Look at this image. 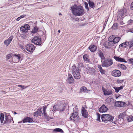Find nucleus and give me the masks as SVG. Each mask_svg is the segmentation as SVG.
<instances>
[{
	"label": "nucleus",
	"instance_id": "864d4df0",
	"mask_svg": "<svg viewBox=\"0 0 133 133\" xmlns=\"http://www.w3.org/2000/svg\"><path fill=\"white\" fill-rule=\"evenodd\" d=\"M129 61L131 63L133 64V58L129 59Z\"/></svg>",
	"mask_w": 133,
	"mask_h": 133
},
{
	"label": "nucleus",
	"instance_id": "ea45409f",
	"mask_svg": "<svg viewBox=\"0 0 133 133\" xmlns=\"http://www.w3.org/2000/svg\"><path fill=\"white\" fill-rule=\"evenodd\" d=\"M83 58L84 61H89L88 58L87 57V55H85L83 56Z\"/></svg>",
	"mask_w": 133,
	"mask_h": 133
},
{
	"label": "nucleus",
	"instance_id": "72a5a7b5",
	"mask_svg": "<svg viewBox=\"0 0 133 133\" xmlns=\"http://www.w3.org/2000/svg\"><path fill=\"white\" fill-rule=\"evenodd\" d=\"M127 120L128 122H130L133 121V116H130L127 117Z\"/></svg>",
	"mask_w": 133,
	"mask_h": 133
},
{
	"label": "nucleus",
	"instance_id": "2f4dec72",
	"mask_svg": "<svg viewBox=\"0 0 133 133\" xmlns=\"http://www.w3.org/2000/svg\"><path fill=\"white\" fill-rule=\"evenodd\" d=\"M54 132H60L61 133L63 132V131L61 129L59 128H56L53 130Z\"/></svg>",
	"mask_w": 133,
	"mask_h": 133
},
{
	"label": "nucleus",
	"instance_id": "f257e3e1",
	"mask_svg": "<svg viewBox=\"0 0 133 133\" xmlns=\"http://www.w3.org/2000/svg\"><path fill=\"white\" fill-rule=\"evenodd\" d=\"M72 14L74 15L77 16H80L84 13V10L82 6H81L74 5L71 8Z\"/></svg>",
	"mask_w": 133,
	"mask_h": 133
},
{
	"label": "nucleus",
	"instance_id": "bf43d9fd",
	"mask_svg": "<svg viewBox=\"0 0 133 133\" xmlns=\"http://www.w3.org/2000/svg\"><path fill=\"white\" fill-rule=\"evenodd\" d=\"M20 19H21L20 18V17H19L16 19V21H19Z\"/></svg>",
	"mask_w": 133,
	"mask_h": 133
},
{
	"label": "nucleus",
	"instance_id": "1a4fd4ad",
	"mask_svg": "<svg viewBox=\"0 0 133 133\" xmlns=\"http://www.w3.org/2000/svg\"><path fill=\"white\" fill-rule=\"evenodd\" d=\"M70 119L72 120L77 121L79 119V117L78 116L77 113H72L70 117Z\"/></svg>",
	"mask_w": 133,
	"mask_h": 133
},
{
	"label": "nucleus",
	"instance_id": "9d476101",
	"mask_svg": "<svg viewBox=\"0 0 133 133\" xmlns=\"http://www.w3.org/2000/svg\"><path fill=\"white\" fill-rule=\"evenodd\" d=\"M121 72L120 71L118 70H114L112 73V75L116 77H118L121 75Z\"/></svg>",
	"mask_w": 133,
	"mask_h": 133
},
{
	"label": "nucleus",
	"instance_id": "58836bf2",
	"mask_svg": "<svg viewBox=\"0 0 133 133\" xmlns=\"http://www.w3.org/2000/svg\"><path fill=\"white\" fill-rule=\"evenodd\" d=\"M24 27L27 31L30 29V26L28 24H25Z\"/></svg>",
	"mask_w": 133,
	"mask_h": 133
},
{
	"label": "nucleus",
	"instance_id": "5fc2aeb1",
	"mask_svg": "<svg viewBox=\"0 0 133 133\" xmlns=\"http://www.w3.org/2000/svg\"><path fill=\"white\" fill-rule=\"evenodd\" d=\"M131 8L132 10H133V1L131 4Z\"/></svg>",
	"mask_w": 133,
	"mask_h": 133
},
{
	"label": "nucleus",
	"instance_id": "412c9836",
	"mask_svg": "<svg viewBox=\"0 0 133 133\" xmlns=\"http://www.w3.org/2000/svg\"><path fill=\"white\" fill-rule=\"evenodd\" d=\"M89 49L91 52H94L96 51L97 47L94 45H91L89 47Z\"/></svg>",
	"mask_w": 133,
	"mask_h": 133
},
{
	"label": "nucleus",
	"instance_id": "423d86ee",
	"mask_svg": "<svg viewBox=\"0 0 133 133\" xmlns=\"http://www.w3.org/2000/svg\"><path fill=\"white\" fill-rule=\"evenodd\" d=\"M31 42L35 44L41 45L42 44L40 37L35 36L32 39Z\"/></svg>",
	"mask_w": 133,
	"mask_h": 133
},
{
	"label": "nucleus",
	"instance_id": "ddd939ff",
	"mask_svg": "<svg viewBox=\"0 0 133 133\" xmlns=\"http://www.w3.org/2000/svg\"><path fill=\"white\" fill-rule=\"evenodd\" d=\"M102 90L105 95H109L112 94V91L111 90H106L104 87H102Z\"/></svg>",
	"mask_w": 133,
	"mask_h": 133
},
{
	"label": "nucleus",
	"instance_id": "a878e982",
	"mask_svg": "<svg viewBox=\"0 0 133 133\" xmlns=\"http://www.w3.org/2000/svg\"><path fill=\"white\" fill-rule=\"evenodd\" d=\"M98 56L101 58V60H103L105 59V57L104 56L103 53L101 51H99L98 53Z\"/></svg>",
	"mask_w": 133,
	"mask_h": 133
},
{
	"label": "nucleus",
	"instance_id": "c03bdc74",
	"mask_svg": "<svg viewBox=\"0 0 133 133\" xmlns=\"http://www.w3.org/2000/svg\"><path fill=\"white\" fill-rule=\"evenodd\" d=\"M129 43V48H130L133 46V40L130 42Z\"/></svg>",
	"mask_w": 133,
	"mask_h": 133
},
{
	"label": "nucleus",
	"instance_id": "dca6fc26",
	"mask_svg": "<svg viewBox=\"0 0 133 133\" xmlns=\"http://www.w3.org/2000/svg\"><path fill=\"white\" fill-rule=\"evenodd\" d=\"M114 58L115 60L116 61L122 62L125 63L127 62V61L125 60V59L120 58L119 57L114 56Z\"/></svg>",
	"mask_w": 133,
	"mask_h": 133
},
{
	"label": "nucleus",
	"instance_id": "4c0bfd02",
	"mask_svg": "<svg viewBox=\"0 0 133 133\" xmlns=\"http://www.w3.org/2000/svg\"><path fill=\"white\" fill-rule=\"evenodd\" d=\"M58 105H55L53 107V109H52V111H56L57 110L58 111Z\"/></svg>",
	"mask_w": 133,
	"mask_h": 133
},
{
	"label": "nucleus",
	"instance_id": "79ce46f5",
	"mask_svg": "<svg viewBox=\"0 0 133 133\" xmlns=\"http://www.w3.org/2000/svg\"><path fill=\"white\" fill-rule=\"evenodd\" d=\"M17 86L18 87H21V88L22 89V90L26 88L28 86H25L24 85H18L16 86Z\"/></svg>",
	"mask_w": 133,
	"mask_h": 133
},
{
	"label": "nucleus",
	"instance_id": "bb28decb",
	"mask_svg": "<svg viewBox=\"0 0 133 133\" xmlns=\"http://www.w3.org/2000/svg\"><path fill=\"white\" fill-rule=\"evenodd\" d=\"M118 66L119 68H121L122 70H125L127 69L126 66L124 64H118Z\"/></svg>",
	"mask_w": 133,
	"mask_h": 133
},
{
	"label": "nucleus",
	"instance_id": "09e8293b",
	"mask_svg": "<svg viewBox=\"0 0 133 133\" xmlns=\"http://www.w3.org/2000/svg\"><path fill=\"white\" fill-rule=\"evenodd\" d=\"M12 56V54H10L6 55V58L7 59H9L10 57Z\"/></svg>",
	"mask_w": 133,
	"mask_h": 133
},
{
	"label": "nucleus",
	"instance_id": "cd10ccee",
	"mask_svg": "<svg viewBox=\"0 0 133 133\" xmlns=\"http://www.w3.org/2000/svg\"><path fill=\"white\" fill-rule=\"evenodd\" d=\"M113 88L115 90V92L116 93H118L119 91L123 89L122 86H121L118 87H113Z\"/></svg>",
	"mask_w": 133,
	"mask_h": 133
},
{
	"label": "nucleus",
	"instance_id": "c9c22d12",
	"mask_svg": "<svg viewBox=\"0 0 133 133\" xmlns=\"http://www.w3.org/2000/svg\"><path fill=\"white\" fill-rule=\"evenodd\" d=\"M20 30L22 31V32H27V31L24 26H21L20 28Z\"/></svg>",
	"mask_w": 133,
	"mask_h": 133
},
{
	"label": "nucleus",
	"instance_id": "2eb2a0df",
	"mask_svg": "<svg viewBox=\"0 0 133 133\" xmlns=\"http://www.w3.org/2000/svg\"><path fill=\"white\" fill-rule=\"evenodd\" d=\"M41 108H39L36 111V112H35L33 114L34 116L37 117L38 116H41L43 115V114L41 110Z\"/></svg>",
	"mask_w": 133,
	"mask_h": 133
},
{
	"label": "nucleus",
	"instance_id": "37998d69",
	"mask_svg": "<svg viewBox=\"0 0 133 133\" xmlns=\"http://www.w3.org/2000/svg\"><path fill=\"white\" fill-rule=\"evenodd\" d=\"M97 120L99 121H100V115L98 113H97Z\"/></svg>",
	"mask_w": 133,
	"mask_h": 133
},
{
	"label": "nucleus",
	"instance_id": "6ab92c4d",
	"mask_svg": "<svg viewBox=\"0 0 133 133\" xmlns=\"http://www.w3.org/2000/svg\"><path fill=\"white\" fill-rule=\"evenodd\" d=\"M33 121L32 118L29 117H27L24 118L22 121L23 123L25 122H31Z\"/></svg>",
	"mask_w": 133,
	"mask_h": 133
},
{
	"label": "nucleus",
	"instance_id": "e433bc0d",
	"mask_svg": "<svg viewBox=\"0 0 133 133\" xmlns=\"http://www.w3.org/2000/svg\"><path fill=\"white\" fill-rule=\"evenodd\" d=\"M78 109L77 106H76L73 108L74 113H77L78 112Z\"/></svg>",
	"mask_w": 133,
	"mask_h": 133
},
{
	"label": "nucleus",
	"instance_id": "f3484780",
	"mask_svg": "<svg viewBox=\"0 0 133 133\" xmlns=\"http://www.w3.org/2000/svg\"><path fill=\"white\" fill-rule=\"evenodd\" d=\"M110 37H112L111 38V39L112 40L114 44L118 43L120 40L121 38L119 37H115L113 35Z\"/></svg>",
	"mask_w": 133,
	"mask_h": 133
},
{
	"label": "nucleus",
	"instance_id": "a19ab883",
	"mask_svg": "<svg viewBox=\"0 0 133 133\" xmlns=\"http://www.w3.org/2000/svg\"><path fill=\"white\" fill-rule=\"evenodd\" d=\"M46 107L44 106L43 108V112L44 115V116H46Z\"/></svg>",
	"mask_w": 133,
	"mask_h": 133
},
{
	"label": "nucleus",
	"instance_id": "de8ad7c7",
	"mask_svg": "<svg viewBox=\"0 0 133 133\" xmlns=\"http://www.w3.org/2000/svg\"><path fill=\"white\" fill-rule=\"evenodd\" d=\"M102 74H105V70L103 69L99 71Z\"/></svg>",
	"mask_w": 133,
	"mask_h": 133
},
{
	"label": "nucleus",
	"instance_id": "aec40b11",
	"mask_svg": "<svg viewBox=\"0 0 133 133\" xmlns=\"http://www.w3.org/2000/svg\"><path fill=\"white\" fill-rule=\"evenodd\" d=\"M68 80L69 81V83H73L74 81L72 76L71 74H69L68 77Z\"/></svg>",
	"mask_w": 133,
	"mask_h": 133
},
{
	"label": "nucleus",
	"instance_id": "680f3d73",
	"mask_svg": "<svg viewBox=\"0 0 133 133\" xmlns=\"http://www.w3.org/2000/svg\"><path fill=\"white\" fill-rule=\"evenodd\" d=\"M58 33H60V30H59L58 31Z\"/></svg>",
	"mask_w": 133,
	"mask_h": 133
},
{
	"label": "nucleus",
	"instance_id": "4be33fe9",
	"mask_svg": "<svg viewBox=\"0 0 133 133\" xmlns=\"http://www.w3.org/2000/svg\"><path fill=\"white\" fill-rule=\"evenodd\" d=\"M90 90L87 89L85 87H82L80 89V92L81 93L88 92Z\"/></svg>",
	"mask_w": 133,
	"mask_h": 133
},
{
	"label": "nucleus",
	"instance_id": "69168bd1",
	"mask_svg": "<svg viewBox=\"0 0 133 133\" xmlns=\"http://www.w3.org/2000/svg\"><path fill=\"white\" fill-rule=\"evenodd\" d=\"M106 22V21L105 22V23H106V22Z\"/></svg>",
	"mask_w": 133,
	"mask_h": 133
},
{
	"label": "nucleus",
	"instance_id": "8fccbe9b",
	"mask_svg": "<svg viewBox=\"0 0 133 133\" xmlns=\"http://www.w3.org/2000/svg\"><path fill=\"white\" fill-rule=\"evenodd\" d=\"M97 67L99 71L103 69L101 67V65H98L97 66Z\"/></svg>",
	"mask_w": 133,
	"mask_h": 133
},
{
	"label": "nucleus",
	"instance_id": "6e6d98bb",
	"mask_svg": "<svg viewBox=\"0 0 133 133\" xmlns=\"http://www.w3.org/2000/svg\"><path fill=\"white\" fill-rule=\"evenodd\" d=\"M26 16V15H21L19 17H20V18H24L25 16Z\"/></svg>",
	"mask_w": 133,
	"mask_h": 133
},
{
	"label": "nucleus",
	"instance_id": "9b49d317",
	"mask_svg": "<svg viewBox=\"0 0 133 133\" xmlns=\"http://www.w3.org/2000/svg\"><path fill=\"white\" fill-rule=\"evenodd\" d=\"M108 110V108L104 104L99 109V110L100 113L105 112Z\"/></svg>",
	"mask_w": 133,
	"mask_h": 133
},
{
	"label": "nucleus",
	"instance_id": "0e129e2a",
	"mask_svg": "<svg viewBox=\"0 0 133 133\" xmlns=\"http://www.w3.org/2000/svg\"><path fill=\"white\" fill-rule=\"evenodd\" d=\"M114 124H116V123H115V122H114Z\"/></svg>",
	"mask_w": 133,
	"mask_h": 133
},
{
	"label": "nucleus",
	"instance_id": "774afa93",
	"mask_svg": "<svg viewBox=\"0 0 133 133\" xmlns=\"http://www.w3.org/2000/svg\"><path fill=\"white\" fill-rule=\"evenodd\" d=\"M106 22V21L105 22V23H106V22Z\"/></svg>",
	"mask_w": 133,
	"mask_h": 133
},
{
	"label": "nucleus",
	"instance_id": "603ef678",
	"mask_svg": "<svg viewBox=\"0 0 133 133\" xmlns=\"http://www.w3.org/2000/svg\"><path fill=\"white\" fill-rule=\"evenodd\" d=\"M103 45L105 47V49L109 48V47L107 46V44L106 43H104L103 44Z\"/></svg>",
	"mask_w": 133,
	"mask_h": 133
},
{
	"label": "nucleus",
	"instance_id": "20e7f679",
	"mask_svg": "<svg viewBox=\"0 0 133 133\" xmlns=\"http://www.w3.org/2000/svg\"><path fill=\"white\" fill-rule=\"evenodd\" d=\"M102 63V65L103 67H108L111 66L113 63V60L110 58H108L104 60Z\"/></svg>",
	"mask_w": 133,
	"mask_h": 133
},
{
	"label": "nucleus",
	"instance_id": "7ed1b4c3",
	"mask_svg": "<svg viewBox=\"0 0 133 133\" xmlns=\"http://www.w3.org/2000/svg\"><path fill=\"white\" fill-rule=\"evenodd\" d=\"M114 117L108 114H103L101 116V118L103 121L106 123L108 121L112 122L113 120Z\"/></svg>",
	"mask_w": 133,
	"mask_h": 133
},
{
	"label": "nucleus",
	"instance_id": "39448f33",
	"mask_svg": "<svg viewBox=\"0 0 133 133\" xmlns=\"http://www.w3.org/2000/svg\"><path fill=\"white\" fill-rule=\"evenodd\" d=\"M12 122V123H13L14 122L10 114L7 113H6L5 114V118L3 124H9Z\"/></svg>",
	"mask_w": 133,
	"mask_h": 133
},
{
	"label": "nucleus",
	"instance_id": "a211bd4d",
	"mask_svg": "<svg viewBox=\"0 0 133 133\" xmlns=\"http://www.w3.org/2000/svg\"><path fill=\"white\" fill-rule=\"evenodd\" d=\"M13 36H11L7 40H5L4 42V43L6 46H8L10 43L13 39Z\"/></svg>",
	"mask_w": 133,
	"mask_h": 133
},
{
	"label": "nucleus",
	"instance_id": "f03ea898",
	"mask_svg": "<svg viewBox=\"0 0 133 133\" xmlns=\"http://www.w3.org/2000/svg\"><path fill=\"white\" fill-rule=\"evenodd\" d=\"M72 73L74 78L76 79H79L81 77L80 72V70L78 67H76L75 65H74L71 68Z\"/></svg>",
	"mask_w": 133,
	"mask_h": 133
},
{
	"label": "nucleus",
	"instance_id": "e2e57ef3",
	"mask_svg": "<svg viewBox=\"0 0 133 133\" xmlns=\"http://www.w3.org/2000/svg\"><path fill=\"white\" fill-rule=\"evenodd\" d=\"M59 15H62V14L61 13H59Z\"/></svg>",
	"mask_w": 133,
	"mask_h": 133
},
{
	"label": "nucleus",
	"instance_id": "a18cd8bd",
	"mask_svg": "<svg viewBox=\"0 0 133 133\" xmlns=\"http://www.w3.org/2000/svg\"><path fill=\"white\" fill-rule=\"evenodd\" d=\"M18 59V60H19L21 58L20 55L19 54L16 55L15 54L14 55Z\"/></svg>",
	"mask_w": 133,
	"mask_h": 133
},
{
	"label": "nucleus",
	"instance_id": "473e14b6",
	"mask_svg": "<svg viewBox=\"0 0 133 133\" xmlns=\"http://www.w3.org/2000/svg\"><path fill=\"white\" fill-rule=\"evenodd\" d=\"M38 29L37 27L35 26L34 27L33 30L31 31L32 33L35 34L38 31Z\"/></svg>",
	"mask_w": 133,
	"mask_h": 133
},
{
	"label": "nucleus",
	"instance_id": "f704fd0d",
	"mask_svg": "<svg viewBox=\"0 0 133 133\" xmlns=\"http://www.w3.org/2000/svg\"><path fill=\"white\" fill-rule=\"evenodd\" d=\"M118 24L117 23H115L112 26L111 28L114 30L116 29L117 28V26H118Z\"/></svg>",
	"mask_w": 133,
	"mask_h": 133
},
{
	"label": "nucleus",
	"instance_id": "b1692460",
	"mask_svg": "<svg viewBox=\"0 0 133 133\" xmlns=\"http://www.w3.org/2000/svg\"><path fill=\"white\" fill-rule=\"evenodd\" d=\"M129 43L128 42H126L121 44L119 46V48L123 47V48H125L128 45Z\"/></svg>",
	"mask_w": 133,
	"mask_h": 133
},
{
	"label": "nucleus",
	"instance_id": "393cba45",
	"mask_svg": "<svg viewBox=\"0 0 133 133\" xmlns=\"http://www.w3.org/2000/svg\"><path fill=\"white\" fill-rule=\"evenodd\" d=\"M58 111H62L64 110L65 109V106L64 105H58Z\"/></svg>",
	"mask_w": 133,
	"mask_h": 133
},
{
	"label": "nucleus",
	"instance_id": "c85d7f7f",
	"mask_svg": "<svg viewBox=\"0 0 133 133\" xmlns=\"http://www.w3.org/2000/svg\"><path fill=\"white\" fill-rule=\"evenodd\" d=\"M4 118V115L3 113H1L0 114V120L1 123H3Z\"/></svg>",
	"mask_w": 133,
	"mask_h": 133
},
{
	"label": "nucleus",
	"instance_id": "6e6552de",
	"mask_svg": "<svg viewBox=\"0 0 133 133\" xmlns=\"http://www.w3.org/2000/svg\"><path fill=\"white\" fill-rule=\"evenodd\" d=\"M25 48L28 51L31 53L35 49L34 45L30 43L26 45Z\"/></svg>",
	"mask_w": 133,
	"mask_h": 133
},
{
	"label": "nucleus",
	"instance_id": "4d7b16f0",
	"mask_svg": "<svg viewBox=\"0 0 133 133\" xmlns=\"http://www.w3.org/2000/svg\"><path fill=\"white\" fill-rule=\"evenodd\" d=\"M129 32L133 33V28L129 29Z\"/></svg>",
	"mask_w": 133,
	"mask_h": 133
},
{
	"label": "nucleus",
	"instance_id": "4468645a",
	"mask_svg": "<svg viewBox=\"0 0 133 133\" xmlns=\"http://www.w3.org/2000/svg\"><path fill=\"white\" fill-rule=\"evenodd\" d=\"M115 106L118 107H122L125 105V103L124 102L117 101L115 102Z\"/></svg>",
	"mask_w": 133,
	"mask_h": 133
},
{
	"label": "nucleus",
	"instance_id": "7c9ffc66",
	"mask_svg": "<svg viewBox=\"0 0 133 133\" xmlns=\"http://www.w3.org/2000/svg\"><path fill=\"white\" fill-rule=\"evenodd\" d=\"M89 6L91 8H94L95 7L94 3L92 1H89L88 2Z\"/></svg>",
	"mask_w": 133,
	"mask_h": 133
},
{
	"label": "nucleus",
	"instance_id": "3c124183",
	"mask_svg": "<svg viewBox=\"0 0 133 133\" xmlns=\"http://www.w3.org/2000/svg\"><path fill=\"white\" fill-rule=\"evenodd\" d=\"M117 83H122L124 81V80H120V79H117Z\"/></svg>",
	"mask_w": 133,
	"mask_h": 133
},
{
	"label": "nucleus",
	"instance_id": "5701e85b",
	"mask_svg": "<svg viewBox=\"0 0 133 133\" xmlns=\"http://www.w3.org/2000/svg\"><path fill=\"white\" fill-rule=\"evenodd\" d=\"M112 37H110L108 39V41H109L108 43V45L109 46H112L115 44L113 43L112 40L111 39Z\"/></svg>",
	"mask_w": 133,
	"mask_h": 133
},
{
	"label": "nucleus",
	"instance_id": "052dcab7",
	"mask_svg": "<svg viewBox=\"0 0 133 133\" xmlns=\"http://www.w3.org/2000/svg\"><path fill=\"white\" fill-rule=\"evenodd\" d=\"M14 113L15 115L16 114H17V113L15 111H14Z\"/></svg>",
	"mask_w": 133,
	"mask_h": 133
},
{
	"label": "nucleus",
	"instance_id": "13d9d810",
	"mask_svg": "<svg viewBox=\"0 0 133 133\" xmlns=\"http://www.w3.org/2000/svg\"><path fill=\"white\" fill-rule=\"evenodd\" d=\"M120 24L121 25H122L124 24V23H123V22L122 21H121L120 22Z\"/></svg>",
	"mask_w": 133,
	"mask_h": 133
},
{
	"label": "nucleus",
	"instance_id": "0eeeda50",
	"mask_svg": "<svg viewBox=\"0 0 133 133\" xmlns=\"http://www.w3.org/2000/svg\"><path fill=\"white\" fill-rule=\"evenodd\" d=\"M127 10L125 9L120 10L118 12V17L122 18L125 16L127 15Z\"/></svg>",
	"mask_w": 133,
	"mask_h": 133
},
{
	"label": "nucleus",
	"instance_id": "338daca9",
	"mask_svg": "<svg viewBox=\"0 0 133 133\" xmlns=\"http://www.w3.org/2000/svg\"><path fill=\"white\" fill-rule=\"evenodd\" d=\"M106 22V21L105 22V23H106V22Z\"/></svg>",
	"mask_w": 133,
	"mask_h": 133
},
{
	"label": "nucleus",
	"instance_id": "f8f14e48",
	"mask_svg": "<svg viewBox=\"0 0 133 133\" xmlns=\"http://www.w3.org/2000/svg\"><path fill=\"white\" fill-rule=\"evenodd\" d=\"M81 113L82 115L84 117L87 118L88 116V113L87 110L84 108H82V110Z\"/></svg>",
	"mask_w": 133,
	"mask_h": 133
},
{
	"label": "nucleus",
	"instance_id": "49530a36",
	"mask_svg": "<svg viewBox=\"0 0 133 133\" xmlns=\"http://www.w3.org/2000/svg\"><path fill=\"white\" fill-rule=\"evenodd\" d=\"M84 3L86 9H87L88 10H89V9L88 6V3L86 2H85Z\"/></svg>",
	"mask_w": 133,
	"mask_h": 133
},
{
	"label": "nucleus",
	"instance_id": "c756f323",
	"mask_svg": "<svg viewBox=\"0 0 133 133\" xmlns=\"http://www.w3.org/2000/svg\"><path fill=\"white\" fill-rule=\"evenodd\" d=\"M125 116H126V113L123 112L120 114V115L118 116V118H123Z\"/></svg>",
	"mask_w": 133,
	"mask_h": 133
}]
</instances>
